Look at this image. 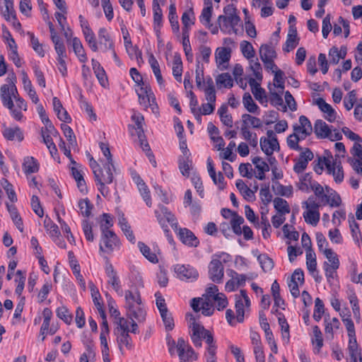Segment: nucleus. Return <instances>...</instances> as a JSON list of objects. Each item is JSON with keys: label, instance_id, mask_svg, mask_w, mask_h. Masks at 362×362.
I'll return each mask as SVG.
<instances>
[{"label": "nucleus", "instance_id": "46", "mask_svg": "<svg viewBox=\"0 0 362 362\" xmlns=\"http://www.w3.org/2000/svg\"><path fill=\"white\" fill-rule=\"evenodd\" d=\"M257 260L259 261L262 269L264 272L272 270L274 266L273 259L266 254L259 255L257 257Z\"/></svg>", "mask_w": 362, "mask_h": 362}, {"label": "nucleus", "instance_id": "39", "mask_svg": "<svg viewBox=\"0 0 362 362\" xmlns=\"http://www.w3.org/2000/svg\"><path fill=\"white\" fill-rule=\"evenodd\" d=\"M138 247L143 254V255L152 263H157L158 262V257L156 254L151 252V249L143 242L138 243Z\"/></svg>", "mask_w": 362, "mask_h": 362}, {"label": "nucleus", "instance_id": "28", "mask_svg": "<svg viewBox=\"0 0 362 362\" xmlns=\"http://www.w3.org/2000/svg\"><path fill=\"white\" fill-rule=\"evenodd\" d=\"M71 171L72 177L74 178V180H76V182L77 183V187H78V189L81 192H84L85 191H86L87 187H86V181L83 178V176L81 170H79L78 168H76V166H71Z\"/></svg>", "mask_w": 362, "mask_h": 362}, {"label": "nucleus", "instance_id": "36", "mask_svg": "<svg viewBox=\"0 0 362 362\" xmlns=\"http://www.w3.org/2000/svg\"><path fill=\"white\" fill-rule=\"evenodd\" d=\"M218 114L219 115L221 122L228 127H233V118L231 115L228 114V106L226 105H222L218 110Z\"/></svg>", "mask_w": 362, "mask_h": 362}, {"label": "nucleus", "instance_id": "2", "mask_svg": "<svg viewBox=\"0 0 362 362\" xmlns=\"http://www.w3.org/2000/svg\"><path fill=\"white\" fill-rule=\"evenodd\" d=\"M186 318L192 332L191 339L193 344L197 347H201L203 331H205L204 327L196 321L192 314H187Z\"/></svg>", "mask_w": 362, "mask_h": 362}, {"label": "nucleus", "instance_id": "64", "mask_svg": "<svg viewBox=\"0 0 362 362\" xmlns=\"http://www.w3.org/2000/svg\"><path fill=\"white\" fill-rule=\"evenodd\" d=\"M115 322L117 325V327L115 329V334H119V332H124L129 331V322L124 317H118L117 319H116Z\"/></svg>", "mask_w": 362, "mask_h": 362}, {"label": "nucleus", "instance_id": "17", "mask_svg": "<svg viewBox=\"0 0 362 362\" xmlns=\"http://www.w3.org/2000/svg\"><path fill=\"white\" fill-rule=\"evenodd\" d=\"M137 95L139 103L143 105L145 107H148L152 98L154 96L151 88L148 85L141 86L139 91H137Z\"/></svg>", "mask_w": 362, "mask_h": 362}, {"label": "nucleus", "instance_id": "42", "mask_svg": "<svg viewBox=\"0 0 362 362\" xmlns=\"http://www.w3.org/2000/svg\"><path fill=\"white\" fill-rule=\"evenodd\" d=\"M240 49L243 55L247 59H252L255 55V51L252 44L246 40L240 42Z\"/></svg>", "mask_w": 362, "mask_h": 362}, {"label": "nucleus", "instance_id": "6", "mask_svg": "<svg viewBox=\"0 0 362 362\" xmlns=\"http://www.w3.org/2000/svg\"><path fill=\"white\" fill-rule=\"evenodd\" d=\"M175 272L177 277L182 281H194L198 278V272L189 265L177 264Z\"/></svg>", "mask_w": 362, "mask_h": 362}, {"label": "nucleus", "instance_id": "63", "mask_svg": "<svg viewBox=\"0 0 362 362\" xmlns=\"http://www.w3.org/2000/svg\"><path fill=\"white\" fill-rule=\"evenodd\" d=\"M303 207H305L307 211H319V208L321 204L320 203L316 202L315 198L313 196H310L307 201H305L302 203Z\"/></svg>", "mask_w": 362, "mask_h": 362}, {"label": "nucleus", "instance_id": "11", "mask_svg": "<svg viewBox=\"0 0 362 362\" xmlns=\"http://www.w3.org/2000/svg\"><path fill=\"white\" fill-rule=\"evenodd\" d=\"M178 236L181 242L189 247H197L199 244L198 238L189 229L186 228H179Z\"/></svg>", "mask_w": 362, "mask_h": 362}, {"label": "nucleus", "instance_id": "13", "mask_svg": "<svg viewBox=\"0 0 362 362\" xmlns=\"http://www.w3.org/2000/svg\"><path fill=\"white\" fill-rule=\"evenodd\" d=\"M315 104L318 106L319 109L326 113L327 115L325 116V118L329 122H333L335 121L337 117V112L333 109V107L328 103H327L325 100L322 98H319L316 100Z\"/></svg>", "mask_w": 362, "mask_h": 362}, {"label": "nucleus", "instance_id": "57", "mask_svg": "<svg viewBox=\"0 0 362 362\" xmlns=\"http://www.w3.org/2000/svg\"><path fill=\"white\" fill-rule=\"evenodd\" d=\"M57 315L65 323L69 325L72 321V315L69 313V310L64 307H59L57 309Z\"/></svg>", "mask_w": 362, "mask_h": 362}, {"label": "nucleus", "instance_id": "52", "mask_svg": "<svg viewBox=\"0 0 362 362\" xmlns=\"http://www.w3.org/2000/svg\"><path fill=\"white\" fill-rule=\"evenodd\" d=\"M224 15L230 19L231 22H240V18L237 14V9L233 4H228L223 8Z\"/></svg>", "mask_w": 362, "mask_h": 362}, {"label": "nucleus", "instance_id": "49", "mask_svg": "<svg viewBox=\"0 0 362 362\" xmlns=\"http://www.w3.org/2000/svg\"><path fill=\"white\" fill-rule=\"evenodd\" d=\"M217 21L221 31L223 32L229 28H234L238 24V22L237 21L231 22L228 17L223 15H220Z\"/></svg>", "mask_w": 362, "mask_h": 362}, {"label": "nucleus", "instance_id": "21", "mask_svg": "<svg viewBox=\"0 0 362 362\" xmlns=\"http://www.w3.org/2000/svg\"><path fill=\"white\" fill-rule=\"evenodd\" d=\"M71 45L75 54L81 62L85 63L87 60V56L79 38L75 37L71 40Z\"/></svg>", "mask_w": 362, "mask_h": 362}, {"label": "nucleus", "instance_id": "8", "mask_svg": "<svg viewBox=\"0 0 362 362\" xmlns=\"http://www.w3.org/2000/svg\"><path fill=\"white\" fill-rule=\"evenodd\" d=\"M313 158L314 155L311 150L308 148H305V150L300 153L293 166L294 172L298 174L303 172L306 169L309 161L312 160Z\"/></svg>", "mask_w": 362, "mask_h": 362}, {"label": "nucleus", "instance_id": "33", "mask_svg": "<svg viewBox=\"0 0 362 362\" xmlns=\"http://www.w3.org/2000/svg\"><path fill=\"white\" fill-rule=\"evenodd\" d=\"M4 136L10 141L14 140L16 138L18 141L23 139V135L20 128H6L3 132Z\"/></svg>", "mask_w": 362, "mask_h": 362}, {"label": "nucleus", "instance_id": "20", "mask_svg": "<svg viewBox=\"0 0 362 362\" xmlns=\"http://www.w3.org/2000/svg\"><path fill=\"white\" fill-rule=\"evenodd\" d=\"M314 132L317 138L325 139L331 133L329 127L322 119H317L315 122Z\"/></svg>", "mask_w": 362, "mask_h": 362}, {"label": "nucleus", "instance_id": "47", "mask_svg": "<svg viewBox=\"0 0 362 362\" xmlns=\"http://www.w3.org/2000/svg\"><path fill=\"white\" fill-rule=\"evenodd\" d=\"M259 56L262 60L274 59L276 57V52L271 46L262 45L259 48Z\"/></svg>", "mask_w": 362, "mask_h": 362}, {"label": "nucleus", "instance_id": "53", "mask_svg": "<svg viewBox=\"0 0 362 362\" xmlns=\"http://www.w3.org/2000/svg\"><path fill=\"white\" fill-rule=\"evenodd\" d=\"M325 312V306L322 300L320 298H317L315 300V309L313 313V318L319 322Z\"/></svg>", "mask_w": 362, "mask_h": 362}, {"label": "nucleus", "instance_id": "29", "mask_svg": "<svg viewBox=\"0 0 362 362\" xmlns=\"http://www.w3.org/2000/svg\"><path fill=\"white\" fill-rule=\"evenodd\" d=\"M119 225L122 230L126 235L127 238L128 239V240L132 243L134 244L136 241L135 236L134 235L133 231L131 229V226H129L127 219L124 216L119 218Z\"/></svg>", "mask_w": 362, "mask_h": 362}, {"label": "nucleus", "instance_id": "44", "mask_svg": "<svg viewBox=\"0 0 362 362\" xmlns=\"http://www.w3.org/2000/svg\"><path fill=\"white\" fill-rule=\"evenodd\" d=\"M243 103L247 110L251 113H255L259 110L258 105L253 101L249 93L243 95Z\"/></svg>", "mask_w": 362, "mask_h": 362}, {"label": "nucleus", "instance_id": "40", "mask_svg": "<svg viewBox=\"0 0 362 362\" xmlns=\"http://www.w3.org/2000/svg\"><path fill=\"white\" fill-rule=\"evenodd\" d=\"M303 218L307 223L315 226L320 221V214L319 211H306L303 213Z\"/></svg>", "mask_w": 362, "mask_h": 362}, {"label": "nucleus", "instance_id": "60", "mask_svg": "<svg viewBox=\"0 0 362 362\" xmlns=\"http://www.w3.org/2000/svg\"><path fill=\"white\" fill-rule=\"evenodd\" d=\"M235 147V143L234 141H230L224 152L220 155L221 158L225 160H228L230 162H233L235 158L236 155L233 154V149Z\"/></svg>", "mask_w": 362, "mask_h": 362}, {"label": "nucleus", "instance_id": "54", "mask_svg": "<svg viewBox=\"0 0 362 362\" xmlns=\"http://www.w3.org/2000/svg\"><path fill=\"white\" fill-rule=\"evenodd\" d=\"M138 189L139 190V192L146 202V205L148 207H151L152 206V201L151 197L150 194V191L146 183H141V185H138Z\"/></svg>", "mask_w": 362, "mask_h": 362}, {"label": "nucleus", "instance_id": "62", "mask_svg": "<svg viewBox=\"0 0 362 362\" xmlns=\"http://www.w3.org/2000/svg\"><path fill=\"white\" fill-rule=\"evenodd\" d=\"M322 253L330 262L329 265H337L339 267L338 256L332 249L325 248Z\"/></svg>", "mask_w": 362, "mask_h": 362}, {"label": "nucleus", "instance_id": "43", "mask_svg": "<svg viewBox=\"0 0 362 362\" xmlns=\"http://www.w3.org/2000/svg\"><path fill=\"white\" fill-rule=\"evenodd\" d=\"M306 265L310 273L316 272L317 261L313 250H306Z\"/></svg>", "mask_w": 362, "mask_h": 362}, {"label": "nucleus", "instance_id": "10", "mask_svg": "<svg viewBox=\"0 0 362 362\" xmlns=\"http://www.w3.org/2000/svg\"><path fill=\"white\" fill-rule=\"evenodd\" d=\"M112 170H115L113 163H105L103 168L94 175L95 182H103L106 184H110L113 181Z\"/></svg>", "mask_w": 362, "mask_h": 362}, {"label": "nucleus", "instance_id": "37", "mask_svg": "<svg viewBox=\"0 0 362 362\" xmlns=\"http://www.w3.org/2000/svg\"><path fill=\"white\" fill-rule=\"evenodd\" d=\"M313 332L314 337L312 339V343L315 345V349H317V352L320 353L323 346L322 334L317 325L313 327Z\"/></svg>", "mask_w": 362, "mask_h": 362}, {"label": "nucleus", "instance_id": "27", "mask_svg": "<svg viewBox=\"0 0 362 362\" xmlns=\"http://www.w3.org/2000/svg\"><path fill=\"white\" fill-rule=\"evenodd\" d=\"M192 165V160L190 156H179L178 166L182 175L189 177Z\"/></svg>", "mask_w": 362, "mask_h": 362}, {"label": "nucleus", "instance_id": "16", "mask_svg": "<svg viewBox=\"0 0 362 362\" xmlns=\"http://www.w3.org/2000/svg\"><path fill=\"white\" fill-rule=\"evenodd\" d=\"M52 102L54 110L56 112L59 119L66 123H70L71 122V118L68 114L67 111L64 109L59 99L57 97H54Z\"/></svg>", "mask_w": 362, "mask_h": 362}, {"label": "nucleus", "instance_id": "58", "mask_svg": "<svg viewBox=\"0 0 362 362\" xmlns=\"http://www.w3.org/2000/svg\"><path fill=\"white\" fill-rule=\"evenodd\" d=\"M28 35L30 37V42L33 49L39 56L43 57L45 56V51L43 49L42 45L40 43L38 39L35 37L33 33H28Z\"/></svg>", "mask_w": 362, "mask_h": 362}, {"label": "nucleus", "instance_id": "15", "mask_svg": "<svg viewBox=\"0 0 362 362\" xmlns=\"http://www.w3.org/2000/svg\"><path fill=\"white\" fill-rule=\"evenodd\" d=\"M153 26L154 30L158 36L160 28L163 25V13L162 9L158 4V0H153Z\"/></svg>", "mask_w": 362, "mask_h": 362}, {"label": "nucleus", "instance_id": "41", "mask_svg": "<svg viewBox=\"0 0 362 362\" xmlns=\"http://www.w3.org/2000/svg\"><path fill=\"white\" fill-rule=\"evenodd\" d=\"M129 331L122 332L117 334V340L119 346L120 350L122 349V344H124L127 349H131L133 347L132 338L129 334Z\"/></svg>", "mask_w": 362, "mask_h": 362}, {"label": "nucleus", "instance_id": "22", "mask_svg": "<svg viewBox=\"0 0 362 362\" xmlns=\"http://www.w3.org/2000/svg\"><path fill=\"white\" fill-rule=\"evenodd\" d=\"M248 83L251 86L252 93L254 95L255 99L260 103H263V100L267 98L264 89L261 88L260 84L257 83L253 78H250Z\"/></svg>", "mask_w": 362, "mask_h": 362}, {"label": "nucleus", "instance_id": "19", "mask_svg": "<svg viewBox=\"0 0 362 362\" xmlns=\"http://www.w3.org/2000/svg\"><path fill=\"white\" fill-rule=\"evenodd\" d=\"M207 168L209 174L214 181V184L218 185V188L223 190L225 188V182H224V177L223 174L219 172L218 173V182L216 181V173L214 167L213 162L210 158L207 159Z\"/></svg>", "mask_w": 362, "mask_h": 362}, {"label": "nucleus", "instance_id": "48", "mask_svg": "<svg viewBox=\"0 0 362 362\" xmlns=\"http://www.w3.org/2000/svg\"><path fill=\"white\" fill-rule=\"evenodd\" d=\"M244 223V218L238 216L236 213L233 214V217L230 221V226L233 233L238 235L242 234V228L240 226Z\"/></svg>", "mask_w": 362, "mask_h": 362}, {"label": "nucleus", "instance_id": "7", "mask_svg": "<svg viewBox=\"0 0 362 362\" xmlns=\"http://www.w3.org/2000/svg\"><path fill=\"white\" fill-rule=\"evenodd\" d=\"M223 265L219 259H212L209 265L210 279L215 283H221L223 278Z\"/></svg>", "mask_w": 362, "mask_h": 362}, {"label": "nucleus", "instance_id": "59", "mask_svg": "<svg viewBox=\"0 0 362 362\" xmlns=\"http://www.w3.org/2000/svg\"><path fill=\"white\" fill-rule=\"evenodd\" d=\"M216 305L218 310H222L228 305V300L226 296L222 293H218L214 296V298L212 300Z\"/></svg>", "mask_w": 362, "mask_h": 362}, {"label": "nucleus", "instance_id": "50", "mask_svg": "<svg viewBox=\"0 0 362 362\" xmlns=\"http://www.w3.org/2000/svg\"><path fill=\"white\" fill-rule=\"evenodd\" d=\"M78 206L81 214L85 217H89L91 214V210L93 207L88 199H83L78 202Z\"/></svg>", "mask_w": 362, "mask_h": 362}, {"label": "nucleus", "instance_id": "14", "mask_svg": "<svg viewBox=\"0 0 362 362\" xmlns=\"http://www.w3.org/2000/svg\"><path fill=\"white\" fill-rule=\"evenodd\" d=\"M299 124L293 125V132H296L305 135H310L313 132V127L308 118L305 115L299 117Z\"/></svg>", "mask_w": 362, "mask_h": 362}, {"label": "nucleus", "instance_id": "30", "mask_svg": "<svg viewBox=\"0 0 362 362\" xmlns=\"http://www.w3.org/2000/svg\"><path fill=\"white\" fill-rule=\"evenodd\" d=\"M168 18L173 33H178L180 30V25L177 21L175 3H171L169 6Z\"/></svg>", "mask_w": 362, "mask_h": 362}, {"label": "nucleus", "instance_id": "26", "mask_svg": "<svg viewBox=\"0 0 362 362\" xmlns=\"http://www.w3.org/2000/svg\"><path fill=\"white\" fill-rule=\"evenodd\" d=\"M321 204L322 206L329 205L330 207H339L341 204V199L336 191H333L332 194L324 196Z\"/></svg>", "mask_w": 362, "mask_h": 362}, {"label": "nucleus", "instance_id": "61", "mask_svg": "<svg viewBox=\"0 0 362 362\" xmlns=\"http://www.w3.org/2000/svg\"><path fill=\"white\" fill-rule=\"evenodd\" d=\"M250 69L253 72L254 76L256 79L258 81L262 80V66L260 63L258 62V59L255 61L253 59H250Z\"/></svg>", "mask_w": 362, "mask_h": 362}, {"label": "nucleus", "instance_id": "31", "mask_svg": "<svg viewBox=\"0 0 362 362\" xmlns=\"http://www.w3.org/2000/svg\"><path fill=\"white\" fill-rule=\"evenodd\" d=\"M241 124L247 127H252L253 128L259 129L262 127V122L259 118L253 117L249 114H243L242 115Z\"/></svg>", "mask_w": 362, "mask_h": 362}, {"label": "nucleus", "instance_id": "18", "mask_svg": "<svg viewBox=\"0 0 362 362\" xmlns=\"http://www.w3.org/2000/svg\"><path fill=\"white\" fill-rule=\"evenodd\" d=\"M252 162L255 165V168L257 169L258 173L256 177L259 180L265 179V173L269 171V165L262 158L256 156L252 159Z\"/></svg>", "mask_w": 362, "mask_h": 362}, {"label": "nucleus", "instance_id": "35", "mask_svg": "<svg viewBox=\"0 0 362 362\" xmlns=\"http://www.w3.org/2000/svg\"><path fill=\"white\" fill-rule=\"evenodd\" d=\"M273 202L274 209L277 211L278 214L285 215L290 213V206L286 200L280 197H276Z\"/></svg>", "mask_w": 362, "mask_h": 362}, {"label": "nucleus", "instance_id": "3", "mask_svg": "<svg viewBox=\"0 0 362 362\" xmlns=\"http://www.w3.org/2000/svg\"><path fill=\"white\" fill-rule=\"evenodd\" d=\"M105 230V233H102L101 239L105 249L100 244V250L111 253L115 248L119 247L120 242L117 235L112 230H107L106 228Z\"/></svg>", "mask_w": 362, "mask_h": 362}, {"label": "nucleus", "instance_id": "5", "mask_svg": "<svg viewBox=\"0 0 362 362\" xmlns=\"http://www.w3.org/2000/svg\"><path fill=\"white\" fill-rule=\"evenodd\" d=\"M240 296H235V310H236V319L238 322H243L244 321V303L243 300L245 303V306L249 308L250 306V300L247 294V291L245 290H240Z\"/></svg>", "mask_w": 362, "mask_h": 362}, {"label": "nucleus", "instance_id": "56", "mask_svg": "<svg viewBox=\"0 0 362 362\" xmlns=\"http://www.w3.org/2000/svg\"><path fill=\"white\" fill-rule=\"evenodd\" d=\"M213 12V6L212 3H210L209 5L204 7L202 11L201 16L199 17L201 23L204 25L209 24L211 22V18Z\"/></svg>", "mask_w": 362, "mask_h": 362}, {"label": "nucleus", "instance_id": "55", "mask_svg": "<svg viewBox=\"0 0 362 362\" xmlns=\"http://www.w3.org/2000/svg\"><path fill=\"white\" fill-rule=\"evenodd\" d=\"M296 132H293V134H290L287 137V145L288 146L293 150L296 151H302L303 148L299 146L298 142L300 141L299 137L297 136Z\"/></svg>", "mask_w": 362, "mask_h": 362}, {"label": "nucleus", "instance_id": "24", "mask_svg": "<svg viewBox=\"0 0 362 362\" xmlns=\"http://www.w3.org/2000/svg\"><path fill=\"white\" fill-rule=\"evenodd\" d=\"M0 96L3 105L10 110H12L14 105L9 90V85L4 84L1 86L0 88Z\"/></svg>", "mask_w": 362, "mask_h": 362}, {"label": "nucleus", "instance_id": "32", "mask_svg": "<svg viewBox=\"0 0 362 362\" xmlns=\"http://www.w3.org/2000/svg\"><path fill=\"white\" fill-rule=\"evenodd\" d=\"M23 168L25 174L34 173L38 171L37 161L33 157H27L24 159Z\"/></svg>", "mask_w": 362, "mask_h": 362}, {"label": "nucleus", "instance_id": "38", "mask_svg": "<svg viewBox=\"0 0 362 362\" xmlns=\"http://www.w3.org/2000/svg\"><path fill=\"white\" fill-rule=\"evenodd\" d=\"M44 227L51 238L60 235L61 233L59 230L58 226L55 224L47 216L45 217L44 221Z\"/></svg>", "mask_w": 362, "mask_h": 362}, {"label": "nucleus", "instance_id": "9", "mask_svg": "<svg viewBox=\"0 0 362 362\" xmlns=\"http://www.w3.org/2000/svg\"><path fill=\"white\" fill-rule=\"evenodd\" d=\"M231 50L229 47H218L216 50L215 58L217 66L220 70L228 69V63L231 57Z\"/></svg>", "mask_w": 362, "mask_h": 362}, {"label": "nucleus", "instance_id": "25", "mask_svg": "<svg viewBox=\"0 0 362 362\" xmlns=\"http://www.w3.org/2000/svg\"><path fill=\"white\" fill-rule=\"evenodd\" d=\"M99 43L104 45L105 51L107 49H112L114 47V42L111 40L107 30L105 28H100L98 31Z\"/></svg>", "mask_w": 362, "mask_h": 362}, {"label": "nucleus", "instance_id": "34", "mask_svg": "<svg viewBox=\"0 0 362 362\" xmlns=\"http://www.w3.org/2000/svg\"><path fill=\"white\" fill-rule=\"evenodd\" d=\"M1 12L7 21H10L11 18L16 19L13 0H4V8L1 7Z\"/></svg>", "mask_w": 362, "mask_h": 362}, {"label": "nucleus", "instance_id": "23", "mask_svg": "<svg viewBox=\"0 0 362 362\" xmlns=\"http://www.w3.org/2000/svg\"><path fill=\"white\" fill-rule=\"evenodd\" d=\"M6 207L16 228L20 232L23 233L24 230L23 223L19 213L18 212L17 208L14 205L9 204L8 203L6 204Z\"/></svg>", "mask_w": 362, "mask_h": 362}, {"label": "nucleus", "instance_id": "45", "mask_svg": "<svg viewBox=\"0 0 362 362\" xmlns=\"http://www.w3.org/2000/svg\"><path fill=\"white\" fill-rule=\"evenodd\" d=\"M86 41L89 45V47L93 52H97L98 49L95 36L91 28H87L86 30L83 31Z\"/></svg>", "mask_w": 362, "mask_h": 362}, {"label": "nucleus", "instance_id": "51", "mask_svg": "<svg viewBox=\"0 0 362 362\" xmlns=\"http://www.w3.org/2000/svg\"><path fill=\"white\" fill-rule=\"evenodd\" d=\"M216 83L221 85L225 88H231L233 85V81L231 76L228 73H223L219 74L216 79Z\"/></svg>", "mask_w": 362, "mask_h": 362}, {"label": "nucleus", "instance_id": "12", "mask_svg": "<svg viewBox=\"0 0 362 362\" xmlns=\"http://www.w3.org/2000/svg\"><path fill=\"white\" fill-rule=\"evenodd\" d=\"M260 147L267 156H272L274 151H279L280 150V145L277 139L269 140V139L265 137H261Z\"/></svg>", "mask_w": 362, "mask_h": 362}, {"label": "nucleus", "instance_id": "1", "mask_svg": "<svg viewBox=\"0 0 362 362\" xmlns=\"http://www.w3.org/2000/svg\"><path fill=\"white\" fill-rule=\"evenodd\" d=\"M126 308L129 314L138 320L145 319L146 313L141 308V298L140 293L136 291L133 293L130 290L125 291Z\"/></svg>", "mask_w": 362, "mask_h": 362}, {"label": "nucleus", "instance_id": "4", "mask_svg": "<svg viewBox=\"0 0 362 362\" xmlns=\"http://www.w3.org/2000/svg\"><path fill=\"white\" fill-rule=\"evenodd\" d=\"M176 348L181 362H187L189 359H197V356L193 349L186 343L182 337L177 339Z\"/></svg>", "mask_w": 362, "mask_h": 362}]
</instances>
